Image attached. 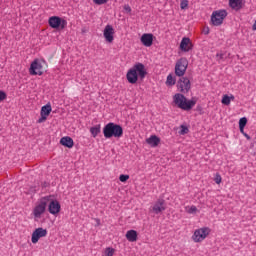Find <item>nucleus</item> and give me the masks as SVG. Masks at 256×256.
<instances>
[{
  "instance_id": "1",
  "label": "nucleus",
  "mask_w": 256,
  "mask_h": 256,
  "mask_svg": "<svg viewBox=\"0 0 256 256\" xmlns=\"http://www.w3.org/2000/svg\"><path fill=\"white\" fill-rule=\"evenodd\" d=\"M147 76V69L143 63H136L132 68H130L126 74V79L131 85H135L139 79L143 81Z\"/></svg>"
},
{
  "instance_id": "2",
  "label": "nucleus",
  "mask_w": 256,
  "mask_h": 256,
  "mask_svg": "<svg viewBox=\"0 0 256 256\" xmlns=\"http://www.w3.org/2000/svg\"><path fill=\"white\" fill-rule=\"evenodd\" d=\"M173 101L178 109H182L183 111H191L194 105H197V100L192 98L191 100H187V97L181 93H177L173 96Z\"/></svg>"
},
{
  "instance_id": "3",
  "label": "nucleus",
  "mask_w": 256,
  "mask_h": 256,
  "mask_svg": "<svg viewBox=\"0 0 256 256\" xmlns=\"http://www.w3.org/2000/svg\"><path fill=\"white\" fill-rule=\"evenodd\" d=\"M103 135L105 139H111L112 137H115V139H121V137H123V127L119 124L109 122L103 128Z\"/></svg>"
},
{
  "instance_id": "4",
  "label": "nucleus",
  "mask_w": 256,
  "mask_h": 256,
  "mask_svg": "<svg viewBox=\"0 0 256 256\" xmlns=\"http://www.w3.org/2000/svg\"><path fill=\"white\" fill-rule=\"evenodd\" d=\"M227 17V10H217L214 11L211 15L212 25L215 27H219V25H223V21Z\"/></svg>"
},
{
  "instance_id": "5",
  "label": "nucleus",
  "mask_w": 256,
  "mask_h": 256,
  "mask_svg": "<svg viewBox=\"0 0 256 256\" xmlns=\"http://www.w3.org/2000/svg\"><path fill=\"white\" fill-rule=\"evenodd\" d=\"M187 67H189L187 58H180L175 65V75H177V77H183L187 71Z\"/></svg>"
},
{
  "instance_id": "6",
  "label": "nucleus",
  "mask_w": 256,
  "mask_h": 256,
  "mask_svg": "<svg viewBox=\"0 0 256 256\" xmlns=\"http://www.w3.org/2000/svg\"><path fill=\"white\" fill-rule=\"evenodd\" d=\"M48 23L52 29H65V27H67V20L59 16L50 17Z\"/></svg>"
},
{
  "instance_id": "7",
  "label": "nucleus",
  "mask_w": 256,
  "mask_h": 256,
  "mask_svg": "<svg viewBox=\"0 0 256 256\" xmlns=\"http://www.w3.org/2000/svg\"><path fill=\"white\" fill-rule=\"evenodd\" d=\"M207 235H209V228H200L195 230L192 239L195 243H201V241L207 239Z\"/></svg>"
},
{
  "instance_id": "8",
  "label": "nucleus",
  "mask_w": 256,
  "mask_h": 256,
  "mask_svg": "<svg viewBox=\"0 0 256 256\" xmlns=\"http://www.w3.org/2000/svg\"><path fill=\"white\" fill-rule=\"evenodd\" d=\"M43 63L41 60H34L30 65V75H43Z\"/></svg>"
},
{
  "instance_id": "9",
  "label": "nucleus",
  "mask_w": 256,
  "mask_h": 256,
  "mask_svg": "<svg viewBox=\"0 0 256 256\" xmlns=\"http://www.w3.org/2000/svg\"><path fill=\"white\" fill-rule=\"evenodd\" d=\"M180 93H189L191 91V81L187 77H182L177 83Z\"/></svg>"
},
{
  "instance_id": "10",
  "label": "nucleus",
  "mask_w": 256,
  "mask_h": 256,
  "mask_svg": "<svg viewBox=\"0 0 256 256\" xmlns=\"http://www.w3.org/2000/svg\"><path fill=\"white\" fill-rule=\"evenodd\" d=\"M45 209H47V201L42 199L38 205L33 210V215L36 219H41L43 213H45Z\"/></svg>"
},
{
  "instance_id": "11",
  "label": "nucleus",
  "mask_w": 256,
  "mask_h": 256,
  "mask_svg": "<svg viewBox=\"0 0 256 256\" xmlns=\"http://www.w3.org/2000/svg\"><path fill=\"white\" fill-rule=\"evenodd\" d=\"M46 235H47V229H44L41 227L36 228L32 233L31 242L34 245H36V243H39V239H42Z\"/></svg>"
},
{
  "instance_id": "12",
  "label": "nucleus",
  "mask_w": 256,
  "mask_h": 256,
  "mask_svg": "<svg viewBox=\"0 0 256 256\" xmlns=\"http://www.w3.org/2000/svg\"><path fill=\"white\" fill-rule=\"evenodd\" d=\"M51 104H46L45 106H43L41 108V112L40 115L41 117L38 119V123H45V121H47V117H49V115H51Z\"/></svg>"
},
{
  "instance_id": "13",
  "label": "nucleus",
  "mask_w": 256,
  "mask_h": 256,
  "mask_svg": "<svg viewBox=\"0 0 256 256\" xmlns=\"http://www.w3.org/2000/svg\"><path fill=\"white\" fill-rule=\"evenodd\" d=\"M104 39L107 41V43H113L114 36L115 35V29H113V26L106 25L104 28Z\"/></svg>"
},
{
  "instance_id": "14",
  "label": "nucleus",
  "mask_w": 256,
  "mask_h": 256,
  "mask_svg": "<svg viewBox=\"0 0 256 256\" xmlns=\"http://www.w3.org/2000/svg\"><path fill=\"white\" fill-rule=\"evenodd\" d=\"M48 211L51 215H57L61 211V204L57 200H52L49 203Z\"/></svg>"
},
{
  "instance_id": "15",
  "label": "nucleus",
  "mask_w": 256,
  "mask_h": 256,
  "mask_svg": "<svg viewBox=\"0 0 256 256\" xmlns=\"http://www.w3.org/2000/svg\"><path fill=\"white\" fill-rule=\"evenodd\" d=\"M165 209H167V206H165V201L163 199H158L152 207V211H154L156 215L163 213Z\"/></svg>"
},
{
  "instance_id": "16",
  "label": "nucleus",
  "mask_w": 256,
  "mask_h": 256,
  "mask_svg": "<svg viewBox=\"0 0 256 256\" xmlns=\"http://www.w3.org/2000/svg\"><path fill=\"white\" fill-rule=\"evenodd\" d=\"M229 5L234 11H241L245 7V0H229Z\"/></svg>"
},
{
  "instance_id": "17",
  "label": "nucleus",
  "mask_w": 256,
  "mask_h": 256,
  "mask_svg": "<svg viewBox=\"0 0 256 256\" xmlns=\"http://www.w3.org/2000/svg\"><path fill=\"white\" fill-rule=\"evenodd\" d=\"M140 41L144 47H151L153 45V34L151 33H146L143 34L140 38Z\"/></svg>"
},
{
  "instance_id": "18",
  "label": "nucleus",
  "mask_w": 256,
  "mask_h": 256,
  "mask_svg": "<svg viewBox=\"0 0 256 256\" xmlns=\"http://www.w3.org/2000/svg\"><path fill=\"white\" fill-rule=\"evenodd\" d=\"M193 45L191 44V39L189 38H183L180 43V49L181 51H184L185 53L191 51Z\"/></svg>"
},
{
  "instance_id": "19",
  "label": "nucleus",
  "mask_w": 256,
  "mask_h": 256,
  "mask_svg": "<svg viewBox=\"0 0 256 256\" xmlns=\"http://www.w3.org/2000/svg\"><path fill=\"white\" fill-rule=\"evenodd\" d=\"M60 145H63V147H68V149H72L75 143L73 142V138L65 136L60 139Z\"/></svg>"
},
{
  "instance_id": "20",
  "label": "nucleus",
  "mask_w": 256,
  "mask_h": 256,
  "mask_svg": "<svg viewBox=\"0 0 256 256\" xmlns=\"http://www.w3.org/2000/svg\"><path fill=\"white\" fill-rule=\"evenodd\" d=\"M146 143L150 145V147H157L159 143H161V139L155 135H152L146 139Z\"/></svg>"
},
{
  "instance_id": "21",
  "label": "nucleus",
  "mask_w": 256,
  "mask_h": 256,
  "mask_svg": "<svg viewBox=\"0 0 256 256\" xmlns=\"http://www.w3.org/2000/svg\"><path fill=\"white\" fill-rule=\"evenodd\" d=\"M126 239L130 241V243H135V241H137V231L135 230L127 231Z\"/></svg>"
},
{
  "instance_id": "22",
  "label": "nucleus",
  "mask_w": 256,
  "mask_h": 256,
  "mask_svg": "<svg viewBox=\"0 0 256 256\" xmlns=\"http://www.w3.org/2000/svg\"><path fill=\"white\" fill-rule=\"evenodd\" d=\"M90 133L92 135V137H97V135H99V133H101V125H96L90 128Z\"/></svg>"
},
{
  "instance_id": "23",
  "label": "nucleus",
  "mask_w": 256,
  "mask_h": 256,
  "mask_svg": "<svg viewBox=\"0 0 256 256\" xmlns=\"http://www.w3.org/2000/svg\"><path fill=\"white\" fill-rule=\"evenodd\" d=\"M185 211L189 215H196L197 211H199V210L197 209V206L192 205V206H186Z\"/></svg>"
},
{
  "instance_id": "24",
  "label": "nucleus",
  "mask_w": 256,
  "mask_h": 256,
  "mask_svg": "<svg viewBox=\"0 0 256 256\" xmlns=\"http://www.w3.org/2000/svg\"><path fill=\"white\" fill-rule=\"evenodd\" d=\"M166 85H168L170 87L175 85V78H173V75L169 74L167 76Z\"/></svg>"
},
{
  "instance_id": "25",
  "label": "nucleus",
  "mask_w": 256,
  "mask_h": 256,
  "mask_svg": "<svg viewBox=\"0 0 256 256\" xmlns=\"http://www.w3.org/2000/svg\"><path fill=\"white\" fill-rule=\"evenodd\" d=\"M187 133H189V128L185 125H181L179 135H187Z\"/></svg>"
},
{
  "instance_id": "26",
  "label": "nucleus",
  "mask_w": 256,
  "mask_h": 256,
  "mask_svg": "<svg viewBox=\"0 0 256 256\" xmlns=\"http://www.w3.org/2000/svg\"><path fill=\"white\" fill-rule=\"evenodd\" d=\"M104 255L105 256H113V255H115V249H113L111 247L106 248L105 251H104Z\"/></svg>"
},
{
  "instance_id": "27",
  "label": "nucleus",
  "mask_w": 256,
  "mask_h": 256,
  "mask_svg": "<svg viewBox=\"0 0 256 256\" xmlns=\"http://www.w3.org/2000/svg\"><path fill=\"white\" fill-rule=\"evenodd\" d=\"M221 103L223 105H231V98L228 95H224Z\"/></svg>"
},
{
  "instance_id": "28",
  "label": "nucleus",
  "mask_w": 256,
  "mask_h": 256,
  "mask_svg": "<svg viewBox=\"0 0 256 256\" xmlns=\"http://www.w3.org/2000/svg\"><path fill=\"white\" fill-rule=\"evenodd\" d=\"M189 7V0H182L180 3V9H187Z\"/></svg>"
},
{
  "instance_id": "29",
  "label": "nucleus",
  "mask_w": 256,
  "mask_h": 256,
  "mask_svg": "<svg viewBox=\"0 0 256 256\" xmlns=\"http://www.w3.org/2000/svg\"><path fill=\"white\" fill-rule=\"evenodd\" d=\"M245 125H247V118L243 117L239 120V127H245Z\"/></svg>"
},
{
  "instance_id": "30",
  "label": "nucleus",
  "mask_w": 256,
  "mask_h": 256,
  "mask_svg": "<svg viewBox=\"0 0 256 256\" xmlns=\"http://www.w3.org/2000/svg\"><path fill=\"white\" fill-rule=\"evenodd\" d=\"M129 179V175H125V174H121L119 177V180L121 181V183H125V181H127Z\"/></svg>"
},
{
  "instance_id": "31",
  "label": "nucleus",
  "mask_w": 256,
  "mask_h": 256,
  "mask_svg": "<svg viewBox=\"0 0 256 256\" xmlns=\"http://www.w3.org/2000/svg\"><path fill=\"white\" fill-rule=\"evenodd\" d=\"M107 1L109 0H93V3H95L96 5H105Z\"/></svg>"
},
{
  "instance_id": "32",
  "label": "nucleus",
  "mask_w": 256,
  "mask_h": 256,
  "mask_svg": "<svg viewBox=\"0 0 256 256\" xmlns=\"http://www.w3.org/2000/svg\"><path fill=\"white\" fill-rule=\"evenodd\" d=\"M7 99V94L0 90V101H5Z\"/></svg>"
},
{
  "instance_id": "33",
  "label": "nucleus",
  "mask_w": 256,
  "mask_h": 256,
  "mask_svg": "<svg viewBox=\"0 0 256 256\" xmlns=\"http://www.w3.org/2000/svg\"><path fill=\"white\" fill-rule=\"evenodd\" d=\"M214 181H215V183H217V185H219L222 181L221 175L216 174Z\"/></svg>"
},
{
  "instance_id": "34",
  "label": "nucleus",
  "mask_w": 256,
  "mask_h": 256,
  "mask_svg": "<svg viewBox=\"0 0 256 256\" xmlns=\"http://www.w3.org/2000/svg\"><path fill=\"white\" fill-rule=\"evenodd\" d=\"M124 11H126V13H131V6L124 5Z\"/></svg>"
},
{
  "instance_id": "35",
  "label": "nucleus",
  "mask_w": 256,
  "mask_h": 256,
  "mask_svg": "<svg viewBox=\"0 0 256 256\" xmlns=\"http://www.w3.org/2000/svg\"><path fill=\"white\" fill-rule=\"evenodd\" d=\"M240 129V133H242L243 135H245V127H239Z\"/></svg>"
},
{
  "instance_id": "36",
  "label": "nucleus",
  "mask_w": 256,
  "mask_h": 256,
  "mask_svg": "<svg viewBox=\"0 0 256 256\" xmlns=\"http://www.w3.org/2000/svg\"><path fill=\"white\" fill-rule=\"evenodd\" d=\"M252 29H253V31H256V20H255V22H254V24L252 26Z\"/></svg>"
},
{
  "instance_id": "37",
  "label": "nucleus",
  "mask_w": 256,
  "mask_h": 256,
  "mask_svg": "<svg viewBox=\"0 0 256 256\" xmlns=\"http://www.w3.org/2000/svg\"><path fill=\"white\" fill-rule=\"evenodd\" d=\"M216 57H218L219 59H223V54H217Z\"/></svg>"
},
{
  "instance_id": "38",
  "label": "nucleus",
  "mask_w": 256,
  "mask_h": 256,
  "mask_svg": "<svg viewBox=\"0 0 256 256\" xmlns=\"http://www.w3.org/2000/svg\"><path fill=\"white\" fill-rule=\"evenodd\" d=\"M229 98H230V101H235V96L231 95L229 96Z\"/></svg>"
},
{
  "instance_id": "39",
  "label": "nucleus",
  "mask_w": 256,
  "mask_h": 256,
  "mask_svg": "<svg viewBox=\"0 0 256 256\" xmlns=\"http://www.w3.org/2000/svg\"><path fill=\"white\" fill-rule=\"evenodd\" d=\"M244 136L246 137V139H251V137L247 133H245Z\"/></svg>"
},
{
  "instance_id": "40",
  "label": "nucleus",
  "mask_w": 256,
  "mask_h": 256,
  "mask_svg": "<svg viewBox=\"0 0 256 256\" xmlns=\"http://www.w3.org/2000/svg\"><path fill=\"white\" fill-rule=\"evenodd\" d=\"M205 35H209V29H207L206 31H204Z\"/></svg>"
}]
</instances>
